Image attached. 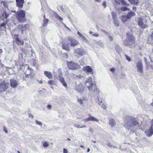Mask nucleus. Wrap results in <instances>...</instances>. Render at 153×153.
I'll use <instances>...</instances> for the list:
<instances>
[{
    "label": "nucleus",
    "instance_id": "55",
    "mask_svg": "<svg viewBox=\"0 0 153 153\" xmlns=\"http://www.w3.org/2000/svg\"><path fill=\"white\" fill-rule=\"evenodd\" d=\"M17 152H18V153H20V152L19 151H17Z\"/></svg>",
    "mask_w": 153,
    "mask_h": 153
},
{
    "label": "nucleus",
    "instance_id": "48",
    "mask_svg": "<svg viewBox=\"0 0 153 153\" xmlns=\"http://www.w3.org/2000/svg\"><path fill=\"white\" fill-rule=\"evenodd\" d=\"M47 108H48V109H51V108H52V107L50 105H48L47 106Z\"/></svg>",
    "mask_w": 153,
    "mask_h": 153
},
{
    "label": "nucleus",
    "instance_id": "14",
    "mask_svg": "<svg viewBox=\"0 0 153 153\" xmlns=\"http://www.w3.org/2000/svg\"><path fill=\"white\" fill-rule=\"evenodd\" d=\"M7 85L4 82H1L0 84V92L5 91L7 88Z\"/></svg>",
    "mask_w": 153,
    "mask_h": 153
},
{
    "label": "nucleus",
    "instance_id": "21",
    "mask_svg": "<svg viewBox=\"0 0 153 153\" xmlns=\"http://www.w3.org/2000/svg\"><path fill=\"white\" fill-rule=\"evenodd\" d=\"M10 84L11 86L13 88L16 87L18 85L16 80L13 79L10 80Z\"/></svg>",
    "mask_w": 153,
    "mask_h": 153
},
{
    "label": "nucleus",
    "instance_id": "11",
    "mask_svg": "<svg viewBox=\"0 0 153 153\" xmlns=\"http://www.w3.org/2000/svg\"><path fill=\"white\" fill-rule=\"evenodd\" d=\"M27 69L30 71L29 74H27V71L25 72V76L26 77H30V78H32L34 76L33 74V69L30 68L29 66L27 67Z\"/></svg>",
    "mask_w": 153,
    "mask_h": 153
},
{
    "label": "nucleus",
    "instance_id": "42",
    "mask_svg": "<svg viewBox=\"0 0 153 153\" xmlns=\"http://www.w3.org/2000/svg\"><path fill=\"white\" fill-rule=\"evenodd\" d=\"M63 153H68V151L65 148L63 149Z\"/></svg>",
    "mask_w": 153,
    "mask_h": 153
},
{
    "label": "nucleus",
    "instance_id": "1",
    "mask_svg": "<svg viewBox=\"0 0 153 153\" xmlns=\"http://www.w3.org/2000/svg\"><path fill=\"white\" fill-rule=\"evenodd\" d=\"M15 16L17 21L20 23H24L26 22V12L23 10L17 11L15 14Z\"/></svg>",
    "mask_w": 153,
    "mask_h": 153
},
{
    "label": "nucleus",
    "instance_id": "24",
    "mask_svg": "<svg viewBox=\"0 0 153 153\" xmlns=\"http://www.w3.org/2000/svg\"><path fill=\"white\" fill-rule=\"evenodd\" d=\"M44 19L43 20V26H47L49 22V20L47 18H45V15H44L43 16Z\"/></svg>",
    "mask_w": 153,
    "mask_h": 153
},
{
    "label": "nucleus",
    "instance_id": "45",
    "mask_svg": "<svg viewBox=\"0 0 153 153\" xmlns=\"http://www.w3.org/2000/svg\"><path fill=\"white\" fill-rule=\"evenodd\" d=\"M36 123L37 124H39V125L42 124L41 122H39L37 120L36 121Z\"/></svg>",
    "mask_w": 153,
    "mask_h": 153
},
{
    "label": "nucleus",
    "instance_id": "43",
    "mask_svg": "<svg viewBox=\"0 0 153 153\" xmlns=\"http://www.w3.org/2000/svg\"><path fill=\"white\" fill-rule=\"evenodd\" d=\"M1 4H2L3 5V6H4V7H5L6 6H5V4H6V3H5V2H4V1H1Z\"/></svg>",
    "mask_w": 153,
    "mask_h": 153
},
{
    "label": "nucleus",
    "instance_id": "19",
    "mask_svg": "<svg viewBox=\"0 0 153 153\" xmlns=\"http://www.w3.org/2000/svg\"><path fill=\"white\" fill-rule=\"evenodd\" d=\"M9 14H7L5 11L1 14L0 18L3 21H4L5 19H7L9 16Z\"/></svg>",
    "mask_w": 153,
    "mask_h": 153
},
{
    "label": "nucleus",
    "instance_id": "18",
    "mask_svg": "<svg viewBox=\"0 0 153 153\" xmlns=\"http://www.w3.org/2000/svg\"><path fill=\"white\" fill-rule=\"evenodd\" d=\"M137 67L138 71H140L142 73L143 72V65L142 62H138L137 63Z\"/></svg>",
    "mask_w": 153,
    "mask_h": 153
},
{
    "label": "nucleus",
    "instance_id": "31",
    "mask_svg": "<svg viewBox=\"0 0 153 153\" xmlns=\"http://www.w3.org/2000/svg\"><path fill=\"white\" fill-rule=\"evenodd\" d=\"M48 83L50 85H53L54 82L52 80H49L48 82Z\"/></svg>",
    "mask_w": 153,
    "mask_h": 153
},
{
    "label": "nucleus",
    "instance_id": "58",
    "mask_svg": "<svg viewBox=\"0 0 153 153\" xmlns=\"http://www.w3.org/2000/svg\"><path fill=\"white\" fill-rule=\"evenodd\" d=\"M152 52L153 53V48L152 49Z\"/></svg>",
    "mask_w": 153,
    "mask_h": 153
},
{
    "label": "nucleus",
    "instance_id": "54",
    "mask_svg": "<svg viewBox=\"0 0 153 153\" xmlns=\"http://www.w3.org/2000/svg\"><path fill=\"white\" fill-rule=\"evenodd\" d=\"M94 143H96V141H92Z\"/></svg>",
    "mask_w": 153,
    "mask_h": 153
},
{
    "label": "nucleus",
    "instance_id": "35",
    "mask_svg": "<svg viewBox=\"0 0 153 153\" xmlns=\"http://www.w3.org/2000/svg\"><path fill=\"white\" fill-rule=\"evenodd\" d=\"M0 26V27H3L5 29L6 27V24L5 23H2L1 24Z\"/></svg>",
    "mask_w": 153,
    "mask_h": 153
},
{
    "label": "nucleus",
    "instance_id": "16",
    "mask_svg": "<svg viewBox=\"0 0 153 153\" xmlns=\"http://www.w3.org/2000/svg\"><path fill=\"white\" fill-rule=\"evenodd\" d=\"M83 71L92 74L94 72L92 68L89 66H86L83 68Z\"/></svg>",
    "mask_w": 153,
    "mask_h": 153
},
{
    "label": "nucleus",
    "instance_id": "6",
    "mask_svg": "<svg viewBox=\"0 0 153 153\" xmlns=\"http://www.w3.org/2000/svg\"><path fill=\"white\" fill-rule=\"evenodd\" d=\"M85 85L87 86L89 90L92 89L93 84L91 78L89 77L86 80L85 82Z\"/></svg>",
    "mask_w": 153,
    "mask_h": 153
},
{
    "label": "nucleus",
    "instance_id": "37",
    "mask_svg": "<svg viewBox=\"0 0 153 153\" xmlns=\"http://www.w3.org/2000/svg\"><path fill=\"white\" fill-rule=\"evenodd\" d=\"M107 146H108L110 147H112V148H115V147L112 145L110 143H107Z\"/></svg>",
    "mask_w": 153,
    "mask_h": 153
},
{
    "label": "nucleus",
    "instance_id": "40",
    "mask_svg": "<svg viewBox=\"0 0 153 153\" xmlns=\"http://www.w3.org/2000/svg\"><path fill=\"white\" fill-rule=\"evenodd\" d=\"M122 0H115V2L117 3L120 4V2H121Z\"/></svg>",
    "mask_w": 153,
    "mask_h": 153
},
{
    "label": "nucleus",
    "instance_id": "25",
    "mask_svg": "<svg viewBox=\"0 0 153 153\" xmlns=\"http://www.w3.org/2000/svg\"><path fill=\"white\" fill-rule=\"evenodd\" d=\"M54 16L56 18L58 19L61 23L63 22V19L60 17L56 13H55Z\"/></svg>",
    "mask_w": 153,
    "mask_h": 153
},
{
    "label": "nucleus",
    "instance_id": "30",
    "mask_svg": "<svg viewBox=\"0 0 153 153\" xmlns=\"http://www.w3.org/2000/svg\"><path fill=\"white\" fill-rule=\"evenodd\" d=\"M75 127L77 128H85L86 126H80V125H74Z\"/></svg>",
    "mask_w": 153,
    "mask_h": 153
},
{
    "label": "nucleus",
    "instance_id": "5",
    "mask_svg": "<svg viewBox=\"0 0 153 153\" xmlns=\"http://www.w3.org/2000/svg\"><path fill=\"white\" fill-rule=\"evenodd\" d=\"M14 38L16 41V43L18 45H23L24 44V42L23 40L21 39L17 34L14 35Z\"/></svg>",
    "mask_w": 153,
    "mask_h": 153
},
{
    "label": "nucleus",
    "instance_id": "13",
    "mask_svg": "<svg viewBox=\"0 0 153 153\" xmlns=\"http://www.w3.org/2000/svg\"><path fill=\"white\" fill-rule=\"evenodd\" d=\"M16 6L20 9L22 8L25 3L24 0H16Z\"/></svg>",
    "mask_w": 153,
    "mask_h": 153
},
{
    "label": "nucleus",
    "instance_id": "4",
    "mask_svg": "<svg viewBox=\"0 0 153 153\" xmlns=\"http://www.w3.org/2000/svg\"><path fill=\"white\" fill-rule=\"evenodd\" d=\"M29 26V25L28 24H20L18 25L17 28L19 30L21 31L22 33H23L24 31H25L28 29Z\"/></svg>",
    "mask_w": 153,
    "mask_h": 153
},
{
    "label": "nucleus",
    "instance_id": "20",
    "mask_svg": "<svg viewBox=\"0 0 153 153\" xmlns=\"http://www.w3.org/2000/svg\"><path fill=\"white\" fill-rule=\"evenodd\" d=\"M44 73L45 75L48 79H51L53 78V74L51 72L45 71Z\"/></svg>",
    "mask_w": 153,
    "mask_h": 153
},
{
    "label": "nucleus",
    "instance_id": "15",
    "mask_svg": "<svg viewBox=\"0 0 153 153\" xmlns=\"http://www.w3.org/2000/svg\"><path fill=\"white\" fill-rule=\"evenodd\" d=\"M145 133L147 136L151 137L153 134V128L152 126L150 127L149 129L145 131Z\"/></svg>",
    "mask_w": 153,
    "mask_h": 153
},
{
    "label": "nucleus",
    "instance_id": "2",
    "mask_svg": "<svg viewBox=\"0 0 153 153\" xmlns=\"http://www.w3.org/2000/svg\"><path fill=\"white\" fill-rule=\"evenodd\" d=\"M127 40H124V45L125 46H128L135 43V39L134 36L130 33H128L126 34Z\"/></svg>",
    "mask_w": 153,
    "mask_h": 153
},
{
    "label": "nucleus",
    "instance_id": "44",
    "mask_svg": "<svg viewBox=\"0 0 153 153\" xmlns=\"http://www.w3.org/2000/svg\"><path fill=\"white\" fill-rule=\"evenodd\" d=\"M115 70V69L114 68H112L110 69V71L112 72H114Z\"/></svg>",
    "mask_w": 153,
    "mask_h": 153
},
{
    "label": "nucleus",
    "instance_id": "28",
    "mask_svg": "<svg viewBox=\"0 0 153 153\" xmlns=\"http://www.w3.org/2000/svg\"><path fill=\"white\" fill-rule=\"evenodd\" d=\"M120 10L121 11H125L127 10L129 11L130 9L128 7H122L120 8Z\"/></svg>",
    "mask_w": 153,
    "mask_h": 153
},
{
    "label": "nucleus",
    "instance_id": "10",
    "mask_svg": "<svg viewBox=\"0 0 153 153\" xmlns=\"http://www.w3.org/2000/svg\"><path fill=\"white\" fill-rule=\"evenodd\" d=\"M137 24L138 26L142 28H146L147 26V25L144 24L143 19L140 17L138 19Z\"/></svg>",
    "mask_w": 153,
    "mask_h": 153
},
{
    "label": "nucleus",
    "instance_id": "52",
    "mask_svg": "<svg viewBox=\"0 0 153 153\" xmlns=\"http://www.w3.org/2000/svg\"><path fill=\"white\" fill-rule=\"evenodd\" d=\"M67 140H69L70 141H71V140H70V138H67Z\"/></svg>",
    "mask_w": 153,
    "mask_h": 153
},
{
    "label": "nucleus",
    "instance_id": "22",
    "mask_svg": "<svg viewBox=\"0 0 153 153\" xmlns=\"http://www.w3.org/2000/svg\"><path fill=\"white\" fill-rule=\"evenodd\" d=\"M129 2L131 4L137 6L139 3L138 0H128Z\"/></svg>",
    "mask_w": 153,
    "mask_h": 153
},
{
    "label": "nucleus",
    "instance_id": "29",
    "mask_svg": "<svg viewBox=\"0 0 153 153\" xmlns=\"http://www.w3.org/2000/svg\"><path fill=\"white\" fill-rule=\"evenodd\" d=\"M42 143L44 147L46 148L49 146V144L47 141H44L42 142Z\"/></svg>",
    "mask_w": 153,
    "mask_h": 153
},
{
    "label": "nucleus",
    "instance_id": "36",
    "mask_svg": "<svg viewBox=\"0 0 153 153\" xmlns=\"http://www.w3.org/2000/svg\"><path fill=\"white\" fill-rule=\"evenodd\" d=\"M125 56L126 57V59L129 61H130L131 60V58L128 56L127 55H125Z\"/></svg>",
    "mask_w": 153,
    "mask_h": 153
},
{
    "label": "nucleus",
    "instance_id": "47",
    "mask_svg": "<svg viewBox=\"0 0 153 153\" xmlns=\"http://www.w3.org/2000/svg\"><path fill=\"white\" fill-rule=\"evenodd\" d=\"M150 37L151 39L153 40V32H152V34H151Z\"/></svg>",
    "mask_w": 153,
    "mask_h": 153
},
{
    "label": "nucleus",
    "instance_id": "9",
    "mask_svg": "<svg viewBox=\"0 0 153 153\" xmlns=\"http://www.w3.org/2000/svg\"><path fill=\"white\" fill-rule=\"evenodd\" d=\"M75 53L79 55L82 56L85 55V52L82 48H78L75 50Z\"/></svg>",
    "mask_w": 153,
    "mask_h": 153
},
{
    "label": "nucleus",
    "instance_id": "17",
    "mask_svg": "<svg viewBox=\"0 0 153 153\" xmlns=\"http://www.w3.org/2000/svg\"><path fill=\"white\" fill-rule=\"evenodd\" d=\"M84 121L86 122L89 121L97 122L99 121V120L93 116H90L88 118L84 119Z\"/></svg>",
    "mask_w": 153,
    "mask_h": 153
},
{
    "label": "nucleus",
    "instance_id": "34",
    "mask_svg": "<svg viewBox=\"0 0 153 153\" xmlns=\"http://www.w3.org/2000/svg\"><path fill=\"white\" fill-rule=\"evenodd\" d=\"M78 34L82 38H83V39L85 38V37L81 34V33L79 32H77Z\"/></svg>",
    "mask_w": 153,
    "mask_h": 153
},
{
    "label": "nucleus",
    "instance_id": "3",
    "mask_svg": "<svg viewBox=\"0 0 153 153\" xmlns=\"http://www.w3.org/2000/svg\"><path fill=\"white\" fill-rule=\"evenodd\" d=\"M67 65L68 68L71 70H76L80 68V66L78 64L72 61L67 62Z\"/></svg>",
    "mask_w": 153,
    "mask_h": 153
},
{
    "label": "nucleus",
    "instance_id": "51",
    "mask_svg": "<svg viewBox=\"0 0 153 153\" xmlns=\"http://www.w3.org/2000/svg\"><path fill=\"white\" fill-rule=\"evenodd\" d=\"M109 38H110L111 41H112V40H113L112 38V37H109Z\"/></svg>",
    "mask_w": 153,
    "mask_h": 153
},
{
    "label": "nucleus",
    "instance_id": "32",
    "mask_svg": "<svg viewBox=\"0 0 153 153\" xmlns=\"http://www.w3.org/2000/svg\"><path fill=\"white\" fill-rule=\"evenodd\" d=\"M114 21V23L115 25L117 26H119V24L117 21V19L115 20H113Z\"/></svg>",
    "mask_w": 153,
    "mask_h": 153
},
{
    "label": "nucleus",
    "instance_id": "53",
    "mask_svg": "<svg viewBox=\"0 0 153 153\" xmlns=\"http://www.w3.org/2000/svg\"><path fill=\"white\" fill-rule=\"evenodd\" d=\"M80 147L82 148H84V147L82 146H80Z\"/></svg>",
    "mask_w": 153,
    "mask_h": 153
},
{
    "label": "nucleus",
    "instance_id": "23",
    "mask_svg": "<svg viewBox=\"0 0 153 153\" xmlns=\"http://www.w3.org/2000/svg\"><path fill=\"white\" fill-rule=\"evenodd\" d=\"M59 81L61 83L62 85L65 88L67 87V85L65 82L64 78L63 77H61L59 79Z\"/></svg>",
    "mask_w": 153,
    "mask_h": 153
},
{
    "label": "nucleus",
    "instance_id": "33",
    "mask_svg": "<svg viewBox=\"0 0 153 153\" xmlns=\"http://www.w3.org/2000/svg\"><path fill=\"white\" fill-rule=\"evenodd\" d=\"M3 131L5 132L6 134L8 133L7 129L4 126H3Z\"/></svg>",
    "mask_w": 153,
    "mask_h": 153
},
{
    "label": "nucleus",
    "instance_id": "57",
    "mask_svg": "<svg viewBox=\"0 0 153 153\" xmlns=\"http://www.w3.org/2000/svg\"><path fill=\"white\" fill-rule=\"evenodd\" d=\"M13 12H14V13H16V11H13Z\"/></svg>",
    "mask_w": 153,
    "mask_h": 153
},
{
    "label": "nucleus",
    "instance_id": "39",
    "mask_svg": "<svg viewBox=\"0 0 153 153\" xmlns=\"http://www.w3.org/2000/svg\"><path fill=\"white\" fill-rule=\"evenodd\" d=\"M28 116L29 118L33 119V115L30 113L28 114Z\"/></svg>",
    "mask_w": 153,
    "mask_h": 153
},
{
    "label": "nucleus",
    "instance_id": "12",
    "mask_svg": "<svg viewBox=\"0 0 153 153\" xmlns=\"http://www.w3.org/2000/svg\"><path fill=\"white\" fill-rule=\"evenodd\" d=\"M68 41L66 40L65 42L62 43V48L63 49L67 51H69L70 50L69 46V43L68 42Z\"/></svg>",
    "mask_w": 153,
    "mask_h": 153
},
{
    "label": "nucleus",
    "instance_id": "26",
    "mask_svg": "<svg viewBox=\"0 0 153 153\" xmlns=\"http://www.w3.org/2000/svg\"><path fill=\"white\" fill-rule=\"evenodd\" d=\"M112 18L113 20H115L117 19V14L114 12V11H112L111 13Z\"/></svg>",
    "mask_w": 153,
    "mask_h": 153
},
{
    "label": "nucleus",
    "instance_id": "59",
    "mask_svg": "<svg viewBox=\"0 0 153 153\" xmlns=\"http://www.w3.org/2000/svg\"><path fill=\"white\" fill-rule=\"evenodd\" d=\"M7 23V21H6V23Z\"/></svg>",
    "mask_w": 153,
    "mask_h": 153
},
{
    "label": "nucleus",
    "instance_id": "56",
    "mask_svg": "<svg viewBox=\"0 0 153 153\" xmlns=\"http://www.w3.org/2000/svg\"><path fill=\"white\" fill-rule=\"evenodd\" d=\"M114 125H111V126H112V127H113V126H114Z\"/></svg>",
    "mask_w": 153,
    "mask_h": 153
},
{
    "label": "nucleus",
    "instance_id": "41",
    "mask_svg": "<svg viewBox=\"0 0 153 153\" xmlns=\"http://www.w3.org/2000/svg\"><path fill=\"white\" fill-rule=\"evenodd\" d=\"M77 101L80 104H83V102L82 100L78 99Z\"/></svg>",
    "mask_w": 153,
    "mask_h": 153
},
{
    "label": "nucleus",
    "instance_id": "46",
    "mask_svg": "<svg viewBox=\"0 0 153 153\" xmlns=\"http://www.w3.org/2000/svg\"><path fill=\"white\" fill-rule=\"evenodd\" d=\"M132 9L134 11H136L137 9V8L135 6H133L132 7Z\"/></svg>",
    "mask_w": 153,
    "mask_h": 153
},
{
    "label": "nucleus",
    "instance_id": "8",
    "mask_svg": "<svg viewBox=\"0 0 153 153\" xmlns=\"http://www.w3.org/2000/svg\"><path fill=\"white\" fill-rule=\"evenodd\" d=\"M135 15V13L134 12L130 11L128 13L126 16L123 17L122 21L123 22H124L127 20L126 19H130L132 16H134Z\"/></svg>",
    "mask_w": 153,
    "mask_h": 153
},
{
    "label": "nucleus",
    "instance_id": "38",
    "mask_svg": "<svg viewBox=\"0 0 153 153\" xmlns=\"http://www.w3.org/2000/svg\"><path fill=\"white\" fill-rule=\"evenodd\" d=\"M102 5L104 7V8H105L106 6V1H104L102 3Z\"/></svg>",
    "mask_w": 153,
    "mask_h": 153
},
{
    "label": "nucleus",
    "instance_id": "60",
    "mask_svg": "<svg viewBox=\"0 0 153 153\" xmlns=\"http://www.w3.org/2000/svg\"><path fill=\"white\" fill-rule=\"evenodd\" d=\"M114 123H113V124H112L114 125Z\"/></svg>",
    "mask_w": 153,
    "mask_h": 153
},
{
    "label": "nucleus",
    "instance_id": "7",
    "mask_svg": "<svg viewBox=\"0 0 153 153\" xmlns=\"http://www.w3.org/2000/svg\"><path fill=\"white\" fill-rule=\"evenodd\" d=\"M68 41L70 42V45L72 47L76 46L79 43L78 41L72 38L69 37Z\"/></svg>",
    "mask_w": 153,
    "mask_h": 153
},
{
    "label": "nucleus",
    "instance_id": "50",
    "mask_svg": "<svg viewBox=\"0 0 153 153\" xmlns=\"http://www.w3.org/2000/svg\"><path fill=\"white\" fill-rule=\"evenodd\" d=\"M90 151V149L89 148H88L87 149V152H89Z\"/></svg>",
    "mask_w": 153,
    "mask_h": 153
},
{
    "label": "nucleus",
    "instance_id": "49",
    "mask_svg": "<svg viewBox=\"0 0 153 153\" xmlns=\"http://www.w3.org/2000/svg\"><path fill=\"white\" fill-rule=\"evenodd\" d=\"M93 36L95 37H97L99 35L97 34H93Z\"/></svg>",
    "mask_w": 153,
    "mask_h": 153
},
{
    "label": "nucleus",
    "instance_id": "27",
    "mask_svg": "<svg viewBox=\"0 0 153 153\" xmlns=\"http://www.w3.org/2000/svg\"><path fill=\"white\" fill-rule=\"evenodd\" d=\"M123 5H124L126 6H129V4L127 3L124 0H122L121 2Z\"/></svg>",
    "mask_w": 153,
    "mask_h": 153
}]
</instances>
